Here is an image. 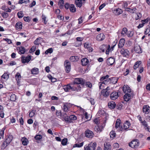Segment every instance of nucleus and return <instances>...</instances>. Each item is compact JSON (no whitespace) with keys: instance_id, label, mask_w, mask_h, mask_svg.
<instances>
[{"instance_id":"48","label":"nucleus","mask_w":150,"mask_h":150,"mask_svg":"<svg viewBox=\"0 0 150 150\" xmlns=\"http://www.w3.org/2000/svg\"><path fill=\"white\" fill-rule=\"evenodd\" d=\"M15 77L17 81H19L21 78V76L20 74L18 72L16 75Z\"/></svg>"},{"instance_id":"34","label":"nucleus","mask_w":150,"mask_h":150,"mask_svg":"<svg viewBox=\"0 0 150 150\" xmlns=\"http://www.w3.org/2000/svg\"><path fill=\"white\" fill-rule=\"evenodd\" d=\"M82 1H75V4L77 7H81L82 5Z\"/></svg>"},{"instance_id":"14","label":"nucleus","mask_w":150,"mask_h":150,"mask_svg":"<svg viewBox=\"0 0 150 150\" xmlns=\"http://www.w3.org/2000/svg\"><path fill=\"white\" fill-rule=\"evenodd\" d=\"M143 112L146 114H148L150 112V107L147 105H144L142 109Z\"/></svg>"},{"instance_id":"37","label":"nucleus","mask_w":150,"mask_h":150,"mask_svg":"<svg viewBox=\"0 0 150 150\" xmlns=\"http://www.w3.org/2000/svg\"><path fill=\"white\" fill-rule=\"evenodd\" d=\"M141 62L140 61H137L136 62L134 66V69H136L138 67L139 65L141 64Z\"/></svg>"},{"instance_id":"47","label":"nucleus","mask_w":150,"mask_h":150,"mask_svg":"<svg viewBox=\"0 0 150 150\" xmlns=\"http://www.w3.org/2000/svg\"><path fill=\"white\" fill-rule=\"evenodd\" d=\"M83 142H82L80 143H77L75 144L74 146V147H80L82 146L83 145Z\"/></svg>"},{"instance_id":"3","label":"nucleus","mask_w":150,"mask_h":150,"mask_svg":"<svg viewBox=\"0 0 150 150\" xmlns=\"http://www.w3.org/2000/svg\"><path fill=\"white\" fill-rule=\"evenodd\" d=\"M65 8L66 9H69L70 11L72 13H75L76 11V8L74 5L69 4L66 3L65 5Z\"/></svg>"},{"instance_id":"53","label":"nucleus","mask_w":150,"mask_h":150,"mask_svg":"<svg viewBox=\"0 0 150 150\" xmlns=\"http://www.w3.org/2000/svg\"><path fill=\"white\" fill-rule=\"evenodd\" d=\"M1 77L4 79H7L9 78V75L7 73H4L1 76Z\"/></svg>"},{"instance_id":"27","label":"nucleus","mask_w":150,"mask_h":150,"mask_svg":"<svg viewBox=\"0 0 150 150\" xmlns=\"http://www.w3.org/2000/svg\"><path fill=\"white\" fill-rule=\"evenodd\" d=\"M137 8L134 7L132 9L129 8H126L125 9V11H128L131 13H133L135 12L137 10Z\"/></svg>"},{"instance_id":"61","label":"nucleus","mask_w":150,"mask_h":150,"mask_svg":"<svg viewBox=\"0 0 150 150\" xmlns=\"http://www.w3.org/2000/svg\"><path fill=\"white\" fill-rule=\"evenodd\" d=\"M86 87H88L90 88H91L92 86V84L89 81H88L86 83Z\"/></svg>"},{"instance_id":"35","label":"nucleus","mask_w":150,"mask_h":150,"mask_svg":"<svg viewBox=\"0 0 150 150\" xmlns=\"http://www.w3.org/2000/svg\"><path fill=\"white\" fill-rule=\"evenodd\" d=\"M106 85L103 83V81H100L98 83V85L100 89H101L105 87V86Z\"/></svg>"},{"instance_id":"64","label":"nucleus","mask_w":150,"mask_h":150,"mask_svg":"<svg viewBox=\"0 0 150 150\" xmlns=\"http://www.w3.org/2000/svg\"><path fill=\"white\" fill-rule=\"evenodd\" d=\"M23 19L25 21L29 22L30 21V18L29 16L24 17Z\"/></svg>"},{"instance_id":"62","label":"nucleus","mask_w":150,"mask_h":150,"mask_svg":"<svg viewBox=\"0 0 150 150\" xmlns=\"http://www.w3.org/2000/svg\"><path fill=\"white\" fill-rule=\"evenodd\" d=\"M109 77V76L108 75H107L105 76H103L101 77L100 79V80L101 81H102L104 80L107 79H108V78Z\"/></svg>"},{"instance_id":"22","label":"nucleus","mask_w":150,"mask_h":150,"mask_svg":"<svg viewBox=\"0 0 150 150\" xmlns=\"http://www.w3.org/2000/svg\"><path fill=\"white\" fill-rule=\"evenodd\" d=\"M13 139V137L11 135H9L7 136L5 141L9 144Z\"/></svg>"},{"instance_id":"31","label":"nucleus","mask_w":150,"mask_h":150,"mask_svg":"<svg viewBox=\"0 0 150 150\" xmlns=\"http://www.w3.org/2000/svg\"><path fill=\"white\" fill-rule=\"evenodd\" d=\"M110 79L112 83L115 84L117 83L118 78L115 77H112L110 78Z\"/></svg>"},{"instance_id":"5","label":"nucleus","mask_w":150,"mask_h":150,"mask_svg":"<svg viewBox=\"0 0 150 150\" xmlns=\"http://www.w3.org/2000/svg\"><path fill=\"white\" fill-rule=\"evenodd\" d=\"M125 94L124 96V99L126 101H128L132 98L134 96L133 92L125 93Z\"/></svg>"},{"instance_id":"60","label":"nucleus","mask_w":150,"mask_h":150,"mask_svg":"<svg viewBox=\"0 0 150 150\" xmlns=\"http://www.w3.org/2000/svg\"><path fill=\"white\" fill-rule=\"evenodd\" d=\"M133 35V31H128L127 34V36L131 38Z\"/></svg>"},{"instance_id":"6","label":"nucleus","mask_w":150,"mask_h":150,"mask_svg":"<svg viewBox=\"0 0 150 150\" xmlns=\"http://www.w3.org/2000/svg\"><path fill=\"white\" fill-rule=\"evenodd\" d=\"M64 65L65 68V71L67 73L69 72L71 69V64L68 60H66L64 63Z\"/></svg>"},{"instance_id":"59","label":"nucleus","mask_w":150,"mask_h":150,"mask_svg":"<svg viewBox=\"0 0 150 150\" xmlns=\"http://www.w3.org/2000/svg\"><path fill=\"white\" fill-rule=\"evenodd\" d=\"M64 105L62 108V109L63 111L65 112H67L68 111L69 108L64 104H63Z\"/></svg>"},{"instance_id":"56","label":"nucleus","mask_w":150,"mask_h":150,"mask_svg":"<svg viewBox=\"0 0 150 150\" xmlns=\"http://www.w3.org/2000/svg\"><path fill=\"white\" fill-rule=\"evenodd\" d=\"M94 129L95 130V131L97 132H101L102 131V129H101L97 125L95 126Z\"/></svg>"},{"instance_id":"19","label":"nucleus","mask_w":150,"mask_h":150,"mask_svg":"<svg viewBox=\"0 0 150 150\" xmlns=\"http://www.w3.org/2000/svg\"><path fill=\"white\" fill-rule=\"evenodd\" d=\"M123 11L120 8H117L113 11V13L116 16H118L122 14Z\"/></svg>"},{"instance_id":"51","label":"nucleus","mask_w":150,"mask_h":150,"mask_svg":"<svg viewBox=\"0 0 150 150\" xmlns=\"http://www.w3.org/2000/svg\"><path fill=\"white\" fill-rule=\"evenodd\" d=\"M103 83L107 85L108 84H109L110 83L111 81L110 79V78L108 79L103 81H102Z\"/></svg>"},{"instance_id":"30","label":"nucleus","mask_w":150,"mask_h":150,"mask_svg":"<svg viewBox=\"0 0 150 150\" xmlns=\"http://www.w3.org/2000/svg\"><path fill=\"white\" fill-rule=\"evenodd\" d=\"M15 27L17 30L22 29V25L21 23V22H17L16 24Z\"/></svg>"},{"instance_id":"46","label":"nucleus","mask_w":150,"mask_h":150,"mask_svg":"<svg viewBox=\"0 0 150 150\" xmlns=\"http://www.w3.org/2000/svg\"><path fill=\"white\" fill-rule=\"evenodd\" d=\"M36 112L35 110H32L29 113V116L30 117H32L35 114V113Z\"/></svg>"},{"instance_id":"57","label":"nucleus","mask_w":150,"mask_h":150,"mask_svg":"<svg viewBox=\"0 0 150 150\" xmlns=\"http://www.w3.org/2000/svg\"><path fill=\"white\" fill-rule=\"evenodd\" d=\"M53 52V49L52 48H50L47 50L45 52V53L46 54L48 53H51Z\"/></svg>"},{"instance_id":"50","label":"nucleus","mask_w":150,"mask_h":150,"mask_svg":"<svg viewBox=\"0 0 150 150\" xmlns=\"http://www.w3.org/2000/svg\"><path fill=\"white\" fill-rule=\"evenodd\" d=\"M74 84H71L70 85L71 88L70 90H71L72 91H77L78 89L75 86H74Z\"/></svg>"},{"instance_id":"23","label":"nucleus","mask_w":150,"mask_h":150,"mask_svg":"<svg viewBox=\"0 0 150 150\" xmlns=\"http://www.w3.org/2000/svg\"><path fill=\"white\" fill-rule=\"evenodd\" d=\"M21 140L22 144L24 146L27 145L28 143L29 142L28 140L25 137H23L21 139Z\"/></svg>"},{"instance_id":"39","label":"nucleus","mask_w":150,"mask_h":150,"mask_svg":"<svg viewBox=\"0 0 150 150\" xmlns=\"http://www.w3.org/2000/svg\"><path fill=\"white\" fill-rule=\"evenodd\" d=\"M70 88V85L68 84L67 85L65 86L64 87V89L66 92H67L69 91V90H71Z\"/></svg>"},{"instance_id":"49","label":"nucleus","mask_w":150,"mask_h":150,"mask_svg":"<svg viewBox=\"0 0 150 150\" xmlns=\"http://www.w3.org/2000/svg\"><path fill=\"white\" fill-rule=\"evenodd\" d=\"M17 15L18 17L19 18H22L24 16V14L23 12L22 11H21L20 12L18 13Z\"/></svg>"},{"instance_id":"41","label":"nucleus","mask_w":150,"mask_h":150,"mask_svg":"<svg viewBox=\"0 0 150 150\" xmlns=\"http://www.w3.org/2000/svg\"><path fill=\"white\" fill-rule=\"evenodd\" d=\"M107 48V45H102L100 47V50H101L103 52H104Z\"/></svg>"},{"instance_id":"15","label":"nucleus","mask_w":150,"mask_h":150,"mask_svg":"<svg viewBox=\"0 0 150 150\" xmlns=\"http://www.w3.org/2000/svg\"><path fill=\"white\" fill-rule=\"evenodd\" d=\"M105 38V35L104 34L101 33L98 34L96 37V40L98 41L103 40Z\"/></svg>"},{"instance_id":"38","label":"nucleus","mask_w":150,"mask_h":150,"mask_svg":"<svg viewBox=\"0 0 150 150\" xmlns=\"http://www.w3.org/2000/svg\"><path fill=\"white\" fill-rule=\"evenodd\" d=\"M8 142H6L5 140L3 142V144H2L1 147L2 149H4L9 144Z\"/></svg>"},{"instance_id":"18","label":"nucleus","mask_w":150,"mask_h":150,"mask_svg":"<svg viewBox=\"0 0 150 150\" xmlns=\"http://www.w3.org/2000/svg\"><path fill=\"white\" fill-rule=\"evenodd\" d=\"M17 49L18 50H19L18 53L21 54H24L26 51V50L25 47L22 46L18 47Z\"/></svg>"},{"instance_id":"26","label":"nucleus","mask_w":150,"mask_h":150,"mask_svg":"<svg viewBox=\"0 0 150 150\" xmlns=\"http://www.w3.org/2000/svg\"><path fill=\"white\" fill-rule=\"evenodd\" d=\"M31 74H38L39 72V69L38 68L34 67L33 68L31 71Z\"/></svg>"},{"instance_id":"8","label":"nucleus","mask_w":150,"mask_h":150,"mask_svg":"<svg viewBox=\"0 0 150 150\" xmlns=\"http://www.w3.org/2000/svg\"><path fill=\"white\" fill-rule=\"evenodd\" d=\"M110 89L109 87H107L105 89H103L101 91L100 96H102L105 97H107L108 96L110 93L109 91Z\"/></svg>"},{"instance_id":"52","label":"nucleus","mask_w":150,"mask_h":150,"mask_svg":"<svg viewBox=\"0 0 150 150\" xmlns=\"http://www.w3.org/2000/svg\"><path fill=\"white\" fill-rule=\"evenodd\" d=\"M2 17L4 18H6L8 16V14L6 12H3L1 14Z\"/></svg>"},{"instance_id":"58","label":"nucleus","mask_w":150,"mask_h":150,"mask_svg":"<svg viewBox=\"0 0 150 150\" xmlns=\"http://www.w3.org/2000/svg\"><path fill=\"white\" fill-rule=\"evenodd\" d=\"M39 38H37L34 41V44L36 45H38L40 43V39Z\"/></svg>"},{"instance_id":"20","label":"nucleus","mask_w":150,"mask_h":150,"mask_svg":"<svg viewBox=\"0 0 150 150\" xmlns=\"http://www.w3.org/2000/svg\"><path fill=\"white\" fill-rule=\"evenodd\" d=\"M134 50L136 53H141L142 52L140 47L139 45H136L134 47Z\"/></svg>"},{"instance_id":"21","label":"nucleus","mask_w":150,"mask_h":150,"mask_svg":"<svg viewBox=\"0 0 150 150\" xmlns=\"http://www.w3.org/2000/svg\"><path fill=\"white\" fill-rule=\"evenodd\" d=\"M125 43V40L124 38L121 39L119 41V43L118 44V47L119 48H122L124 45Z\"/></svg>"},{"instance_id":"40","label":"nucleus","mask_w":150,"mask_h":150,"mask_svg":"<svg viewBox=\"0 0 150 150\" xmlns=\"http://www.w3.org/2000/svg\"><path fill=\"white\" fill-rule=\"evenodd\" d=\"M58 5L59 8H62L64 6H65V5H64V1H59L58 3Z\"/></svg>"},{"instance_id":"43","label":"nucleus","mask_w":150,"mask_h":150,"mask_svg":"<svg viewBox=\"0 0 150 150\" xmlns=\"http://www.w3.org/2000/svg\"><path fill=\"white\" fill-rule=\"evenodd\" d=\"M78 59V57L77 56H72L70 58V59L73 62L77 61Z\"/></svg>"},{"instance_id":"7","label":"nucleus","mask_w":150,"mask_h":150,"mask_svg":"<svg viewBox=\"0 0 150 150\" xmlns=\"http://www.w3.org/2000/svg\"><path fill=\"white\" fill-rule=\"evenodd\" d=\"M96 142L91 143L90 144L86 146V147L84 146L85 150H95L96 147Z\"/></svg>"},{"instance_id":"12","label":"nucleus","mask_w":150,"mask_h":150,"mask_svg":"<svg viewBox=\"0 0 150 150\" xmlns=\"http://www.w3.org/2000/svg\"><path fill=\"white\" fill-rule=\"evenodd\" d=\"M110 98L112 100H115L117 99L118 97V94L116 92H113L110 94Z\"/></svg>"},{"instance_id":"16","label":"nucleus","mask_w":150,"mask_h":150,"mask_svg":"<svg viewBox=\"0 0 150 150\" xmlns=\"http://www.w3.org/2000/svg\"><path fill=\"white\" fill-rule=\"evenodd\" d=\"M32 56L31 55H28L26 57L23 58L22 59V62L23 63H28L30 60Z\"/></svg>"},{"instance_id":"42","label":"nucleus","mask_w":150,"mask_h":150,"mask_svg":"<svg viewBox=\"0 0 150 150\" xmlns=\"http://www.w3.org/2000/svg\"><path fill=\"white\" fill-rule=\"evenodd\" d=\"M116 134L115 132L113 131H111L110 133V138H112V139H113L115 137Z\"/></svg>"},{"instance_id":"4","label":"nucleus","mask_w":150,"mask_h":150,"mask_svg":"<svg viewBox=\"0 0 150 150\" xmlns=\"http://www.w3.org/2000/svg\"><path fill=\"white\" fill-rule=\"evenodd\" d=\"M86 81L85 80L82 78H76L74 81V84H81L84 86L85 83Z\"/></svg>"},{"instance_id":"11","label":"nucleus","mask_w":150,"mask_h":150,"mask_svg":"<svg viewBox=\"0 0 150 150\" xmlns=\"http://www.w3.org/2000/svg\"><path fill=\"white\" fill-rule=\"evenodd\" d=\"M122 90L125 93L133 92L132 91H131V89L127 85H124L122 87Z\"/></svg>"},{"instance_id":"28","label":"nucleus","mask_w":150,"mask_h":150,"mask_svg":"<svg viewBox=\"0 0 150 150\" xmlns=\"http://www.w3.org/2000/svg\"><path fill=\"white\" fill-rule=\"evenodd\" d=\"M115 103L113 101H111L108 103V107L111 109L114 108L115 106Z\"/></svg>"},{"instance_id":"32","label":"nucleus","mask_w":150,"mask_h":150,"mask_svg":"<svg viewBox=\"0 0 150 150\" xmlns=\"http://www.w3.org/2000/svg\"><path fill=\"white\" fill-rule=\"evenodd\" d=\"M64 119L67 123H68L72 122V121H71V120H70L69 116L67 115L64 116Z\"/></svg>"},{"instance_id":"13","label":"nucleus","mask_w":150,"mask_h":150,"mask_svg":"<svg viewBox=\"0 0 150 150\" xmlns=\"http://www.w3.org/2000/svg\"><path fill=\"white\" fill-rule=\"evenodd\" d=\"M120 119H117L115 123V127L116 128H119L121 131H123V129L122 128V126L120 125Z\"/></svg>"},{"instance_id":"24","label":"nucleus","mask_w":150,"mask_h":150,"mask_svg":"<svg viewBox=\"0 0 150 150\" xmlns=\"http://www.w3.org/2000/svg\"><path fill=\"white\" fill-rule=\"evenodd\" d=\"M130 125V124L129 122L128 121H126V122L124 124L123 127L124 129H123V130H127V129L129 128Z\"/></svg>"},{"instance_id":"9","label":"nucleus","mask_w":150,"mask_h":150,"mask_svg":"<svg viewBox=\"0 0 150 150\" xmlns=\"http://www.w3.org/2000/svg\"><path fill=\"white\" fill-rule=\"evenodd\" d=\"M120 52L121 54L123 57H128L129 54V51L127 49L122 48Z\"/></svg>"},{"instance_id":"54","label":"nucleus","mask_w":150,"mask_h":150,"mask_svg":"<svg viewBox=\"0 0 150 150\" xmlns=\"http://www.w3.org/2000/svg\"><path fill=\"white\" fill-rule=\"evenodd\" d=\"M70 119L71 121L75 120L77 119L76 117L74 115H71L69 116Z\"/></svg>"},{"instance_id":"55","label":"nucleus","mask_w":150,"mask_h":150,"mask_svg":"<svg viewBox=\"0 0 150 150\" xmlns=\"http://www.w3.org/2000/svg\"><path fill=\"white\" fill-rule=\"evenodd\" d=\"M42 18L44 24H47V21L46 20V17L44 15H42Z\"/></svg>"},{"instance_id":"2","label":"nucleus","mask_w":150,"mask_h":150,"mask_svg":"<svg viewBox=\"0 0 150 150\" xmlns=\"http://www.w3.org/2000/svg\"><path fill=\"white\" fill-rule=\"evenodd\" d=\"M139 145V142L137 139H134L129 144V146L133 148L138 147Z\"/></svg>"},{"instance_id":"45","label":"nucleus","mask_w":150,"mask_h":150,"mask_svg":"<svg viewBox=\"0 0 150 150\" xmlns=\"http://www.w3.org/2000/svg\"><path fill=\"white\" fill-rule=\"evenodd\" d=\"M67 142V139L66 138H64L63 139L61 142V144L63 146L66 145Z\"/></svg>"},{"instance_id":"44","label":"nucleus","mask_w":150,"mask_h":150,"mask_svg":"<svg viewBox=\"0 0 150 150\" xmlns=\"http://www.w3.org/2000/svg\"><path fill=\"white\" fill-rule=\"evenodd\" d=\"M16 100V96L14 94H12L10 96V100L11 101H14Z\"/></svg>"},{"instance_id":"25","label":"nucleus","mask_w":150,"mask_h":150,"mask_svg":"<svg viewBox=\"0 0 150 150\" xmlns=\"http://www.w3.org/2000/svg\"><path fill=\"white\" fill-rule=\"evenodd\" d=\"M89 61L86 58H84L81 60V63L83 66L86 65L88 63Z\"/></svg>"},{"instance_id":"1","label":"nucleus","mask_w":150,"mask_h":150,"mask_svg":"<svg viewBox=\"0 0 150 150\" xmlns=\"http://www.w3.org/2000/svg\"><path fill=\"white\" fill-rule=\"evenodd\" d=\"M97 114L100 117H103L104 119L102 126L103 127L104 126L106 122V120L108 118V114L105 113L103 110H99Z\"/></svg>"},{"instance_id":"36","label":"nucleus","mask_w":150,"mask_h":150,"mask_svg":"<svg viewBox=\"0 0 150 150\" xmlns=\"http://www.w3.org/2000/svg\"><path fill=\"white\" fill-rule=\"evenodd\" d=\"M127 32V29L126 28H123L121 31V34L122 35L124 36L126 34Z\"/></svg>"},{"instance_id":"63","label":"nucleus","mask_w":150,"mask_h":150,"mask_svg":"<svg viewBox=\"0 0 150 150\" xmlns=\"http://www.w3.org/2000/svg\"><path fill=\"white\" fill-rule=\"evenodd\" d=\"M63 104H64L69 109L71 107L72 105V104L68 102L64 103Z\"/></svg>"},{"instance_id":"17","label":"nucleus","mask_w":150,"mask_h":150,"mask_svg":"<svg viewBox=\"0 0 150 150\" xmlns=\"http://www.w3.org/2000/svg\"><path fill=\"white\" fill-rule=\"evenodd\" d=\"M115 60L114 58L112 57L108 58L107 60V64L108 65H112L115 62Z\"/></svg>"},{"instance_id":"10","label":"nucleus","mask_w":150,"mask_h":150,"mask_svg":"<svg viewBox=\"0 0 150 150\" xmlns=\"http://www.w3.org/2000/svg\"><path fill=\"white\" fill-rule=\"evenodd\" d=\"M86 136L89 138H92L94 136L93 132L90 130L87 129L85 132Z\"/></svg>"},{"instance_id":"33","label":"nucleus","mask_w":150,"mask_h":150,"mask_svg":"<svg viewBox=\"0 0 150 150\" xmlns=\"http://www.w3.org/2000/svg\"><path fill=\"white\" fill-rule=\"evenodd\" d=\"M42 138V136L40 134L36 135L34 137L35 139L37 140L36 142L39 143L38 141H40Z\"/></svg>"},{"instance_id":"29","label":"nucleus","mask_w":150,"mask_h":150,"mask_svg":"<svg viewBox=\"0 0 150 150\" xmlns=\"http://www.w3.org/2000/svg\"><path fill=\"white\" fill-rule=\"evenodd\" d=\"M104 150H109L111 147L110 144L109 143H106L104 144Z\"/></svg>"}]
</instances>
